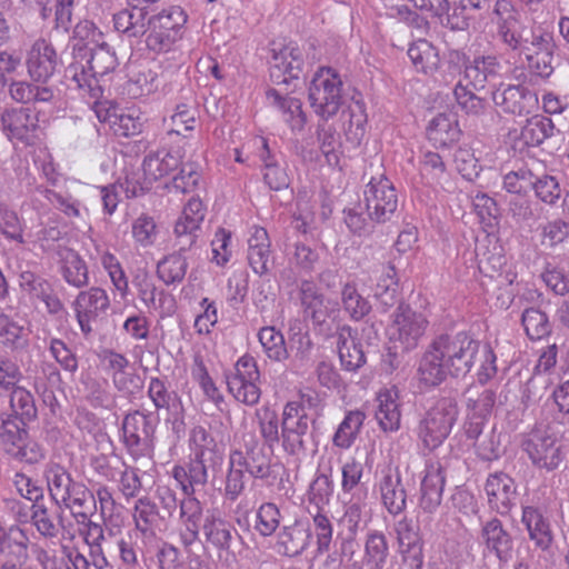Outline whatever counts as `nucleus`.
I'll return each mask as SVG.
<instances>
[{
  "instance_id": "nucleus-1",
  "label": "nucleus",
  "mask_w": 569,
  "mask_h": 569,
  "mask_svg": "<svg viewBox=\"0 0 569 569\" xmlns=\"http://www.w3.org/2000/svg\"><path fill=\"white\" fill-rule=\"evenodd\" d=\"M518 20L497 28L498 40L509 50L525 56L527 73L513 69L515 79L530 84L545 82L553 73V32L541 23L518 27Z\"/></svg>"
},
{
  "instance_id": "nucleus-2",
  "label": "nucleus",
  "mask_w": 569,
  "mask_h": 569,
  "mask_svg": "<svg viewBox=\"0 0 569 569\" xmlns=\"http://www.w3.org/2000/svg\"><path fill=\"white\" fill-rule=\"evenodd\" d=\"M480 347V341L467 332L438 336L427 347L419 361L420 381L435 387L448 375L466 376L473 367Z\"/></svg>"
},
{
  "instance_id": "nucleus-3",
  "label": "nucleus",
  "mask_w": 569,
  "mask_h": 569,
  "mask_svg": "<svg viewBox=\"0 0 569 569\" xmlns=\"http://www.w3.org/2000/svg\"><path fill=\"white\" fill-rule=\"evenodd\" d=\"M89 51L88 70L79 62L71 63L66 70V78L82 91L83 98L98 99L103 93L102 87L99 84V78L117 68L118 58L114 50L106 42L94 44L89 48Z\"/></svg>"
},
{
  "instance_id": "nucleus-4",
  "label": "nucleus",
  "mask_w": 569,
  "mask_h": 569,
  "mask_svg": "<svg viewBox=\"0 0 569 569\" xmlns=\"http://www.w3.org/2000/svg\"><path fill=\"white\" fill-rule=\"evenodd\" d=\"M0 448L10 458L30 465L46 457L44 448L29 437L22 418L7 412L0 413Z\"/></svg>"
},
{
  "instance_id": "nucleus-5",
  "label": "nucleus",
  "mask_w": 569,
  "mask_h": 569,
  "mask_svg": "<svg viewBox=\"0 0 569 569\" xmlns=\"http://www.w3.org/2000/svg\"><path fill=\"white\" fill-rule=\"evenodd\" d=\"M459 416L458 403L453 398L445 397L436 401L417 427V436L428 450L440 447L449 437Z\"/></svg>"
},
{
  "instance_id": "nucleus-6",
  "label": "nucleus",
  "mask_w": 569,
  "mask_h": 569,
  "mask_svg": "<svg viewBox=\"0 0 569 569\" xmlns=\"http://www.w3.org/2000/svg\"><path fill=\"white\" fill-rule=\"evenodd\" d=\"M44 476L49 493L58 505H64L71 512L96 509V496L83 483L73 481L64 467L49 463Z\"/></svg>"
},
{
  "instance_id": "nucleus-7",
  "label": "nucleus",
  "mask_w": 569,
  "mask_h": 569,
  "mask_svg": "<svg viewBox=\"0 0 569 569\" xmlns=\"http://www.w3.org/2000/svg\"><path fill=\"white\" fill-rule=\"evenodd\" d=\"M428 326L429 321L423 313L399 303L390 316L386 333L395 348L409 352L419 346Z\"/></svg>"
},
{
  "instance_id": "nucleus-8",
  "label": "nucleus",
  "mask_w": 569,
  "mask_h": 569,
  "mask_svg": "<svg viewBox=\"0 0 569 569\" xmlns=\"http://www.w3.org/2000/svg\"><path fill=\"white\" fill-rule=\"evenodd\" d=\"M309 102L323 121L333 118L342 104V81L332 68H320L309 86Z\"/></svg>"
},
{
  "instance_id": "nucleus-9",
  "label": "nucleus",
  "mask_w": 569,
  "mask_h": 569,
  "mask_svg": "<svg viewBox=\"0 0 569 569\" xmlns=\"http://www.w3.org/2000/svg\"><path fill=\"white\" fill-rule=\"evenodd\" d=\"M203 546L217 552L218 559L226 565L236 561L231 547L236 540L243 542L234 525L218 508L208 509L201 523Z\"/></svg>"
},
{
  "instance_id": "nucleus-10",
  "label": "nucleus",
  "mask_w": 569,
  "mask_h": 569,
  "mask_svg": "<svg viewBox=\"0 0 569 569\" xmlns=\"http://www.w3.org/2000/svg\"><path fill=\"white\" fill-rule=\"evenodd\" d=\"M156 423L150 415L128 413L122 421V442L133 460L151 458L154 451Z\"/></svg>"
},
{
  "instance_id": "nucleus-11",
  "label": "nucleus",
  "mask_w": 569,
  "mask_h": 569,
  "mask_svg": "<svg viewBox=\"0 0 569 569\" xmlns=\"http://www.w3.org/2000/svg\"><path fill=\"white\" fill-rule=\"evenodd\" d=\"M228 391L239 402L253 407L261 398L260 371L253 357L244 355L226 375Z\"/></svg>"
},
{
  "instance_id": "nucleus-12",
  "label": "nucleus",
  "mask_w": 569,
  "mask_h": 569,
  "mask_svg": "<svg viewBox=\"0 0 569 569\" xmlns=\"http://www.w3.org/2000/svg\"><path fill=\"white\" fill-rule=\"evenodd\" d=\"M3 134L14 144L31 147L41 140L42 129L38 113L31 108H12L0 118Z\"/></svg>"
},
{
  "instance_id": "nucleus-13",
  "label": "nucleus",
  "mask_w": 569,
  "mask_h": 569,
  "mask_svg": "<svg viewBox=\"0 0 569 569\" xmlns=\"http://www.w3.org/2000/svg\"><path fill=\"white\" fill-rule=\"evenodd\" d=\"M363 199L368 217L378 223L392 219L398 208V194L390 179L380 174L366 184Z\"/></svg>"
},
{
  "instance_id": "nucleus-14",
  "label": "nucleus",
  "mask_w": 569,
  "mask_h": 569,
  "mask_svg": "<svg viewBox=\"0 0 569 569\" xmlns=\"http://www.w3.org/2000/svg\"><path fill=\"white\" fill-rule=\"evenodd\" d=\"M253 433L242 437V446L230 451L236 465L242 467L252 478L268 479L272 476V456Z\"/></svg>"
},
{
  "instance_id": "nucleus-15",
  "label": "nucleus",
  "mask_w": 569,
  "mask_h": 569,
  "mask_svg": "<svg viewBox=\"0 0 569 569\" xmlns=\"http://www.w3.org/2000/svg\"><path fill=\"white\" fill-rule=\"evenodd\" d=\"M109 307V296L102 288L91 287L78 293L72 302V309L80 331L84 337H89L93 332L94 323L106 313Z\"/></svg>"
},
{
  "instance_id": "nucleus-16",
  "label": "nucleus",
  "mask_w": 569,
  "mask_h": 569,
  "mask_svg": "<svg viewBox=\"0 0 569 569\" xmlns=\"http://www.w3.org/2000/svg\"><path fill=\"white\" fill-rule=\"evenodd\" d=\"M492 101L503 113L518 117L533 112L539 103L537 93L521 83H501L492 92Z\"/></svg>"
},
{
  "instance_id": "nucleus-17",
  "label": "nucleus",
  "mask_w": 569,
  "mask_h": 569,
  "mask_svg": "<svg viewBox=\"0 0 569 569\" xmlns=\"http://www.w3.org/2000/svg\"><path fill=\"white\" fill-rule=\"evenodd\" d=\"M270 70L271 77L287 82L288 79H297L303 66V54L293 41L273 40L270 43Z\"/></svg>"
},
{
  "instance_id": "nucleus-18",
  "label": "nucleus",
  "mask_w": 569,
  "mask_h": 569,
  "mask_svg": "<svg viewBox=\"0 0 569 569\" xmlns=\"http://www.w3.org/2000/svg\"><path fill=\"white\" fill-rule=\"evenodd\" d=\"M451 61L463 63V80L475 90H481L487 82L499 74L501 64L495 56H476L473 59L466 58L465 53L455 50L450 54Z\"/></svg>"
},
{
  "instance_id": "nucleus-19",
  "label": "nucleus",
  "mask_w": 569,
  "mask_h": 569,
  "mask_svg": "<svg viewBox=\"0 0 569 569\" xmlns=\"http://www.w3.org/2000/svg\"><path fill=\"white\" fill-rule=\"evenodd\" d=\"M206 212L207 208L199 197H192L183 207L174 224V236L181 251L189 250L196 243Z\"/></svg>"
},
{
  "instance_id": "nucleus-20",
  "label": "nucleus",
  "mask_w": 569,
  "mask_h": 569,
  "mask_svg": "<svg viewBox=\"0 0 569 569\" xmlns=\"http://www.w3.org/2000/svg\"><path fill=\"white\" fill-rule=\"evenodd\" d=\"M26 64L28 74L33 81L46 82L57 71L60 60L50 42L46 39H38L27 53Z\"/></svg>"
},
{
  "instance_id": "nucleus-21",
  "label": "nucleus",
  "mask_w": 569,
  "mask_h": 569,
  "mask_svg": "<svg viewBox=\"0 0 569 569\" xmlns=\"http://www.w3.org/2000/svg\"><path fill=\"white\" fill-rule=\"evenodd\" d=\"M485 492L489 508L501 516L508 515L516 506L517 487L515 480L505 472L489 475Z\"/></svg>"
},
{
  "instance_id": "nucleus-22",
  "label": "nucleus",
  "mask_w": 569,
  "mask_h": 569,
  "mask_svg": "<svg viewBox=\"0 0 569 569\" xmlns=\"http://www.w3.org/2000/svg\"><path fill=\"white\" fill-rule=\"evenodd\" d=\"M179 502V540L186 551L199 541L202 503L194 495H184Z\"/></svg>"
},
{
  "instance_id": "nucleus-23",
  "label": "nucleus",
  "mask_w": 569,
  "mask_h": 569,
  "mask_svg": "<svg viewBox=\"0 0 569 569\" xmlns=\"http://www.w3.org/2000/svg\"><path fill=\"white\" fill-rule=\"evenodd\" d=\"M525 450L538 468L555 470L563 459L557 440L551 436L533 433L525 443Z\"/></svg>"
},
{
  "instance_id": "nucleus-24",
  "label": "nucleus",
  "mask_w": 569,
  "mask_h": 569,
  "mask_svg": "<svg viewBox=\"0 0 569 569\" xmlns=\"http://www.w3.org/2000/svg\"><path fill=\"white\" fill-rule=\"evenodd\" d=\"M480 538L485 545V555H495L499 561L508 562L512 557V538L498 518L482 523Z\"/></svg>"
},
{
  "instance_id": "nucleus-25",
  "label": "nucleus",
  "mask_w": 569,
  "mask_h": 569,
  "mask_svg": "<svg viewBox=\"0 0 569 569\" xmlns=\"http://www.w3.org/2000/svg\"><path fill=\"white\" fill-rule=\"evenodd\" d=\"M397 539L403 560L410 569H421L423 566V542L419 528L411 520L403 518L396 523Z\"/></svg>"
},
{
  "instance_id": "nucleus-26",
  "label": "nucleus",
  "mask_w": 569,
  "mask_h": 569,
  "mask_svg": "<svg viewBox=\"0 0 569 569\" xmlns=\"http://www.w3.org/2000/svg\"><path fill=\"white\" fill-rule=\"evenodd\" d=\"M267 103L281 113L283 122L297 134L303 131L307 124V114L302 109L300 99L282 96L276 89H268L266 92Z\"/></svg>"
},
{
  "instance_id": "nucleus-27",
  "label": "nucleus",
  "mask_w": 569,
  "mask_h": 569,
  "mask_svg": "<svg viewBox=\"0 0 569 569\" xmlns=\"http://www.w3.org/2000/svg\"><path fill=\"white\" fill-rule=\"evenodd\" d=\"M370 279L375 282L373 297L382 307V311H388L398 302V279L395 267L390 263L379 264L372 270Z\"/></svg>"
},
{
  "instance_id": "nucleus-28",
  "label": "nucleus",
  "mask_w": 569,
  "mask_h": 569,
  "mask_svg": "<svg viewBox=\"0 0 569 569\" xmlns=\"http://www.w3.org/2000/svg\"><path fill=\"white\" fill-rule=\"evenodd\" d=\"M270 246L267 230L253 226L248 238L247 259L253 272L259 276L267 274L270 271L272 264Z\"/></svg>"
},
{
  "instance_id": "nucleus-29",
  "label": "nucleus",
  "mask_w": 569,
  "mask_h": 569,
  "mask_svg": "<svg viewBox=\"0 0 569 569\" xmlns=\"http://www.w3.org/2000/svg\"><path fill=\"white\" fill-rule=\"evenodd\" d=\"M208 463L190 457V460L173 466L171 475L183 495H196L199 487L208 482Z\"/></svg>"
},
{
  "instance_id": "nucleus-30",
  "label": "nucleus",
  "mask_w": 569,
  "mask_h": 569,
  "mask_svg": "<svg viewBox=\"0 0 569 569\" xmlns=\"http://www.w3.org/2000/svg\"><path fill=\"white\" fill-rule=\"evenodd\" d=\"M337 348L340 363L345 370L356 371L366 363L362 343L351 327L343 326L338 330Z\"/></svg>"
},
{
  "instance_id": "nucleus-31",
  "label": "nucleus",
  "mask_w": 569,
  "mask_h": 569,
  "mask_svg": "<svg viewBox=\"0 0 569 569\" xmlns=\"http://www.w3.org/2000/svg\"><path fill=\"white\" fill-rule=\"evenodd\" d=\"M420 486V507L433 512L440 506L445 487V476L439 462L427 463Z\"/></svg>"
},
{
  "instance_id": "nucleus-32",
  "label": "nucleus",
  "mask_w": 569,
  "mask_h": 569,
  "mask_svg": "<svg viewBox=\"0 0 569 569\" xmlns=\"http://www.w3.org/2000/svg\"><path fill=\"white\" fill-rule=\"evenodd\" d=\"M375 418L385 432H395L400 428L401 411L397 389H383L376 397Z\"/></svg>"
},
{
  "instance_id": "nucleus-33",
  "label": "nucleus",
  "mask_w": 569,
  "mask_h": 569,
  "mask_svg": "<svg viewBox=\"0 0 569 569\" xmlns=\"http://www.w3.org/2000/svg\"><path fill=\"white\" fill-rule=\"evenodd\" d=\"M190 457L201 460L209 466L220 465L222 461V449L214 437L202 426H196L189 433Z\"/></svg>"
},
{
  "instance_id": "nucleus-34",
  "label": "nucleus",
  "mask_w": 569,
  "mask_h": 569,
  "mask_svg": "<svg viewBox=\"0 0 569 569\" xmlns=\"http://www.w3.org/2000/svg\"><path fill=\"white\" fill-rule=\"evenodd\" d=\"M521 523L537 548L547 550L551 546L553 539L551 526L540 508L522 506Z\"/></svg>"
},
{
  "instance_id": "nucleus-35",
  "label": "nucleus",
  "mask_w": 569,
  "mask_h": 569,
  "mask_svg": "<svg viewBox=\"0 0 569 569\" xmlns=\"http://www.w3.org/2000/svg\"><path fill=\"white\" fill-rule=\"evenodd\" d=\"M309 422L282 412L280 440L286 453L299 457L306 450Z\"/></svg>"
},
{
  "instance_id": "nucleus-36",
  "label": "nucleus",
  "mask_w": 569,
  "mask_h": 569,
  "mask_svg": "<svg viewBox=\"0 0 569 569\" xmlns=\"http://www.w3.org/2000/svg\"><path fill=\"white\" fill-rule=\"evenodd\" d=\"M312 538L311 527L307 521L296 520L284 526L278 535V546L288 557L300 556L309 547Z\"/></svg>"
},
{
  "instance_id": "nucleus-37",
  "label": "nucleus",
  "mask_w": 569,
  "mask_h": 569,
  "mask_svg": "<svg viewBox=\"0 0 569 569\" xmlns=\"http://www.w3.org/2000/svg\"><path fill=\"white\" fill-rule=\"evenodd\" d=\"M112 21L114 30L128 40L142 37L149 26L144 8L122 9L113 14Z\"/></svg>"
},
{
  "instance_id": "nucleus-38",
  "label": "nucleus",
  "mask_w": 569,
  "mask_h": 569,
  "mask_svg": "<svg viewBox=\"0 0 569 569\" xmlns=\"http://www.w3.org/2000/svg\"><path fill=\"white\" fill-rule=\"evenodd\" d=\"M31 330L21 320L0 312V346L10 351L28 348Z\"/></svg>"
},
{
  "instance_id": "nucleus-39",
  "label": "nucleus",
  "mask_w": 569,
  "mask_h": 569,
  "mask_svg": "<svg viewBox=\"0 0 569 569\" xmlns=\"http://www.w3.org/2000/svg\"><path fill=\"white\" fill-rule=\"evenodd\" d=\"M379 490L383 506L389 513L397 516L406 509V490L398 471L388 469L379 481Z\"/></svg>"
},
{
  "instance_id": "nucleus-40",
  "label": "nucleus",
  "mask_w": 569,
  "mask_h": 569,
  "mask_svg": "<svg viewBox=\"0 0 569 569\" xmlns=\"http://www.w3.org/2000/svg\"><path fill=\"white\" fill-rule=\"evenodd\" d=\"M343 132L347 141L357 148L361 144L366 136V126L368 116L365 102L360 100L352 101L342 112Z\"/></svg>"
},
{
  "instance_id": "nucleus-41",
  "label": "nucleus",
  "mask_w": 569,
  "mask_h": 569,
  "mask_svg": "<svg viewBox=\"0 0 569 569\" xmlns=\"http://www.w3.org/2000/svg\"><path fill=\"white\" fill-rule=\"evenodd\" d=\"M134 532L141 533L146 539L156 537V528L161 517L158 506L149 497L139 498L133 507Z\"/></svg>"
},
{
  "instance_id": "nucleus-42",
  "label": "nucleus",
  "mask_w": 569,
  "mask_h": 569,
  "mask_svg": "<svg viewBox=\"0 0 569 569\" xmlns=\"http://www.w3.org/2000/svg\"><path fill=\"white\" fill-rule=\"evenodd\" d=\"M180 157L167 150H158L148 153L142 162V170L146 180L158 181L169 176L180 166Z\"/></svg>"
},
{
  "instance_id": "nucleus-43",
  "label": "nucleus",
  "mask_w": 569,
  "mask_h": 569,
  "mask_svg": "<svg viewBox=\"0 0 569 569\" xmlns=\"http://www.w3.org/2000/svg\"><path fill=\"white\" fill-rule=\"evenodd\" d=\"M9 94L19 103H48L56 99L57 90L50 86L19 80L10 83Z\"/></svg>"
},
{
  "instance_id": "nucleus-44",
  "label": "nucleus",
  "mask_w": 569,
  "mask_h": 569,
  "mask_svg": "<svg viewBox=\"0 0 569 569\" xmlns=\"http://www.w3.org/2000/svg\"><path fill=\"white\" fill-rule=\"evenodd\" d=\"M389 556L390 549L386 535L378 530L368 531L362 557L367 569H383Z\"/></svg>"
},
{
  "instance_id": "nucleus-45",
  "label": "nucleus",
  "mask_w": 569,
  "mask_h": 569,
  "mask_svg": "<svg viewBox=\"0 0 569 569\" xmlns=\"http://www.w3.org/2000/svg\"><path fill=\"white\" fill-rule=\"evenodd\" d=\"M419 173L422 183L431 188H442L450 177L442 157L433 151L422 154L419 161Z\"/></svg>"
},
{
  "instance_id": "nucleus-46",
  "label": "nucleus",
  "mask_w": 569,
  "mask_h": 569,
  "mask_svg": "<svg viewBox=\"0 0 569 569\" xmlns=\"http://www.w3.org/2000/svg\"><path fill=\"white\" fill-rule=\"evenodd\" d=\"M555 124L552 120L542 114H535L527 119L518 138L521 147H537L546 139L553 136Z\"/></svg>"
},
{
  "instance_id": "nucleus-47",
  "label": "nucleus",
  "mask_w": 569,
  "mask_h": 569,
  "mask_svg": "<svg viewBox=\"0 0 569 569\" xmlns=\"http://www.w3.org/2000/svg\"><path fill=\"white\" fill-rule=\"evenodd\" d=\"M427 132L429 140L441 147L457 141L461 133L456 117L446 113H439L432 118Z\"/></svg>"
},
{
  "instance_id": "nucleus-48",
  "label": "nucleus",
  "mask_w": 569,
  "mask_h": 569,
  "mask_svg": "<svg viewBox=\"0 0 569 569\" xmlns=\"http://www.w3.org/2000/svg\"><path fill=\"white\" fill-rule=\"evenodd\" d=\"M408 57L418 72L432 74L439 67L438 50L426 39H419L410 44Z\"/></svg>"
},
{
  "instance_id": "nucleus-49",
  "label": "nucleus",
  "mask_w": 569,
  "mask_h": 569,
  "mask_svg": "<svg viewBox=\"0 0 569 569\" xmlns=\"http://www.w3.org/2000/svg\"><path fill=\"white\" fill-rule=\"evenodd\" d=\"M178 251L163 257L157 263V276L167 286L181 283L188 270V262L177 244Z\"/></svg>"
},
{
  "instance_id": "nucleus-50",
  "label": "nucleus",
  "mask_w": 569,
  "mask_h": 569,
  "mask_svg": "<svg viewBox=\"0 0 569 569\" xmlns=\"http://www.w3.org/2000/svg\"><path fill=\"white\" fill-rule=\"evenodd\" d=\"M323 408L325 401L321 395L317 390L307 389L299 392L297 400L288 401L282 412L309 422L308 412L319 416Z\"/></svg>"
},
{
  "instance_id": "nucleus-51",
  "label": "nucleus",
  "mask_w": 569,
  "mask_h": 569,
  "mask_svg": "<svg viewBox=\"0 0 569 569\" xmlns=\"http://www.w3.org/2000/svg\"><path fill=\"white\" fill-rule=\"evenodd\" d=\"M28 546L29 537L22 528L0 523V555L27 558Z\"/></svg>"
},
{
  "instance_id": "nucleus-52",
  "label": "nucleus",
  "mask_w": 569,
  "mask_h": 569,
  "mask_svg": "<svg viewBox=\"0 0 569 569\" xmlns=\"http://www.w3.org/2000/svg\"><path fill=\"white\" fill-rule=\"evenodd\" d=\"M88 556L78 550L62 546L63 555L68 558L73 569H106L109 567V560L106 556L102 545H87Z\"/></svg>"
},
{
  "instance_id": "nucleus-53",
  "label": "nucleus",
  "mask_w": 569,
  "mask_h": 569,
  "mask_svg": "<svg viewBox=\"0 0 569 569\" xmlns=\"http://www.w3.org/2000/svg\"><path fill=\"white\" fill-rule=\"evenodd\" d=\"M365 418V413L360 410L348 411L333 435V445L341 449L350 448L363 425Z\"/></svg>"
},
{
  "instance_id": "nucleus-54",
  "label": "nucleus",
  "mask_w": 569,
  "mask_h": 569,
  "mask_svg": "<svg viewBox=\"0 0 569 569\" xmlns=\"http://www.w3.org/2000/svg\"><path fill=\"white\" fill-rule=\"evenodd\" d=\"M24 220L8 204L0 202V233L19 244L29 242L24 234Z\"/></svg>"
},
{
  "instance_id": "nucleus-55",
  "label": "nucleus",
  "mask_w": 569,
  "mask_h": 569,
  "mask_svg": "<svg viewBox=\"0 0 569 569\" xmlns=\"http://www.w3.org/2000/svg\"><path fill=\"white\" fill-rule=\"evenodd\" d=\"M254 419L258 423L259 433L263 440L264 447L272 450L274 445L280 441L279 417L276 410L270 407H261L254 412Z\"/></svg>"
},
{
  "instance_id": "nucleus-56",
  "label": "nucleus",
  "mask_w": 569,
  "mask_h": 569,
  "mask_svg": "<svg viewBox=\"0 0 569 569\" xmlns=\"http://www.w3.org/2000/svg\"><path fill=\"white\" fill-rule=\"evenodd\" d=\"M341 303L349 317L359 321L371 311V303L360 295L355 282H347L341 289Z\"/></svg>"
},
{
  "instance_id": "nucleus-57",
  "label": "nucleus",
  "mask_w": 569,
  "mask_h": 569,
  "mask_svg": "<svg viewBox=\"0 0 569 569\" xmlns=\"http://www.w3.org/2000/svg\"><path fill=\"white\" fill-rule=\"evenodd\" d=\"M312 518L311 531L316 537V553L323 555L330 550L333 539V523L329 516L321 511L308 509Z\"/></svg>"
},
{
  "instance_id": "nucleus-58",
  "label": "nucleus",
  "mask_w": 569,
  "mask_h": 569,
  "mask_svg": "<svg viewBox=\"0 0 569 569\" xmlns=\"http://www.w3.org/2000/svg\"><path fill=\"white\" fill-rule=\"evenodd\" d=\"M187 14L179 6H171L149 19V26L157 27L158 30L174 32L182 38V30L187 23Z\"/></svg>"
},
{
  "instance_id": "nucleus-59",
  "label": "nucleus",
  "mask_w": 569,
  "mask_h": 569,
  "mask_svg": "<svg viewBox=\"0 0 569 569\" xmlns=\"http://www.w3.org/2000/svg\"><path fill=\"white\" fill-rule=\"evenodd\" d=\"M61 274L64 281L74 288L86 287L89 273L86 261L77 253H68L61 264Z\"/></svg>"
},
{
  "instance_id": "nucleus-60",
  "label": "nucleus",
  "mask_w": 569,
  "mask_h": 569,
  "mask_svg": "<svg viewBox=\"0 0 569 569\" xmlns=\"http://www.w3.org/2000/svg\"><path fill=\"white\" fill-rule=\"evenodd\" d=\"M143 121L141 112L136 108H119L116 117H113V123L111 130L116 136L119 137H132L137 136L142 131Z\"/></svg>"
},
{
  "instance_id": "nucleus-61",
  "label": "nucleus",
  "mask_w": 569,
  "mask_h": 569,
  "mask_svg": "<svg viewBox=\"0 0 569 569\" xmlns=\"http://www.w3.org/2000/svg\"><path fill=\"white\" fill-rule=\"evenodd\" d=\"M258 339L269 359L283 361L288 358L289 350L286 346L284 338L274 327L261 328L258 333Z\"/></svg>"
},
{
  "instance_id": "nucleus-62",
  "label": "nucleus",
  "mask_w": 569,
  "mask_h": 569,
  "mask_svg": "<svg viewBox=\"0 0 569 569\" xmlns=\"http://www.w3.org/2000/svg\"><path fill=\"white\" fill-rule=\"evenodd\" d=\"M289 349L299 361L308 360L313 349L310 333L300 320H293L289 326Z\"/></svg>"
},
{
  "instance_id": "nucleus-63",
  "label": "nucleus",
  "mask_w": 569,
  "mask_h": 569,
  "mask_svg": "<svg viewBox=\"0 0 569 569\" xmlns=\"http://www.w3.org/2000/svg\"><path fill=\"white\" fill-rule=\"evenodd\" d=\"M31 522L37 531L44 538H56L59 532L57 520L59 513L42 503L31 505Z\"/></svg>"
},
{
  "instance_id": "nucleus-64",
  "label": "nucleus",
  "mask_w": 569,
  "mask_h": 569,
  "mask_svg": "<svg viewBox=\"0 0 569 569\" xmlns=\"http://www.w3.org/2000/svg\"><path fill=\"white\" fill-rule=\"evenodd\" d=\"M160 87L159 76L156 71L143 68L131 76L127 83L128 93L134 98L150 96Z\"/></svg>"
}]
</instances>
